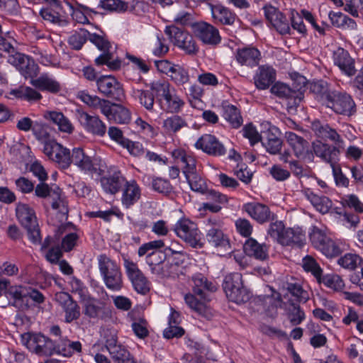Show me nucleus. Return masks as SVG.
I'll return each mask as SVG.
<instances>
[{
    "label": "nucleus",
    "instance_id": "obj_57",
    "mask_svg": "<svg viewBox=\"0 0 363 363\" xmlns=\"http://www.w3.org/2000/svg\"><path fill=\"white\" fill-rule=\"evenodd\" d=\"M310 240L315 248L320 250L322 247L329 239L325 233L316 226H313L309 233Z\"/></svg>",
    "mask_w": 363,
    "mask_h": 363
},
{
    "label": "nucleus",
    "instance_id": "obj_19",
    "mask_svg": "<svg viewBox=\"0 0 363 363\" xmlns=\"http://www.w3.org/2000/svg\"><path fill=\"white\" fill-rule=\"evenodd\" d=\"M242 209L260 224L272 221L275 218L274 213L270 211L269 206L259 202L253 201L245 203Z\"/></svg>",
    "mask_w": 363,
    "mask_h": 363
},
{
    "label": "nucleus",
    "instance_id": "obj_33",
    "mask_svg": "<svg viewBox=\"0 0 363 363\" xmlns=\"http://www.w3.org/2000/svg\"><path fill=\"white\" fill-rule=\"evenodd\" d=\"M100 182L106 193L115 194L124 186L126 180L121 172H115L112 175L101 177Z\"/></svg>",
    "mask_w": 363,
    "mask_h": 363
},
{
    "label": "nucleus",
    "instance_id": "obj_22",
    "mask_svg": "<svg viewBox=\"0 0 363 363\" xmlns=\"http://www.w3.org/2000/svg\"><path fill=\"white\" fill-rule=\"evenodd\" d=\"M195 35L204 44L217 45L221 38L218 30L206 22H199L193 26Z\"/></svg>",
    "mask_w": 363,
    "mask_h": 363
},
{
    "label": "nucleus",
    "instance_id": "obj_25",
    "mask_svg": "<svg viewBox=\"0 0 363 363\" xmlns=\"http://www.w3.org/2000/svg\"><path fill=\"white\" fill-rule=\"evenodd\" d=\"M78 116L80 123L87 132L99 137L105 135L106 125L98 116H91L84 111H79Z\"/></svg>",
    "mask_w": 363,
    "mask_h": 363
},
{
    "label": "nucleus",
    "instance_id": "obj_3",
    "mask_svg": "<svg viewBox=\"0 0 363 363\" xmlns=\"http://www.w3.org/2000/svg\"><path fill=\"white\" fill-rule=\"evenodd\" d=\"M22 344L33 354L40 357L55 354V341L40 333H25L21 335Z\"/></svg>",
    "mask_w": 363,
    "mask_h": 363
},
{
    "label": "nucleus",
    "instance_id": "obj_29",
    "mask_svg": "<svg viewBox=\"0 0 363 363\" xmlns=\"http://www.w3.org/2000/svg\"><path fill=\"white\" fill-rule=\"evenodd\" d=\"M285 138L297 157H305L309 155V143L303 137L291 131H286Z\"/></svg>",
    "mask_w": 363,
    "mask_h": 363
},
{
    "label": "nucleus",
    "instance_id": "obj_50",
    "mask_svg": "<svg viewBox=\"0 0 363 363\" xmlns=\"http://www.w3.org/2000/svg\"><path fill=\"white\" fill-rule=\"evenodd\" d=\"M225 294L230 301L238 304L247 302L250 297V292L243 285L241 287L232 289Z\"/></svg>",
    "mask_w": 363,
    "mask_h": 363
},
{
    "label": "nucleus",
    "instance_id": "obj_63",
    "mask_svg": "<svg viewBox=\"0 0 363 363\" xmlns=\"http://www.w3.org/2000/svg\"><path fill=\"white\" fill-rule=\"evenodd\" d=\"M322 282L328 288L340 291L345 286L344 281L337 274H327L322 279Z\"/></svg>",
    "mask_w": 363,
    "mask_h": 363
},
{
    "label": "nucleus",
    "instance_id": "obj_23",
    "mask_svg": "<svg viewBox=\"0 0 363 363\" xmlns=\"http://www.w3.org/2000/svg\"><path fill=\"white\" fill-rule=\"evenodd\" d=\"M311 129L317 136L332 141L334 147H338L340 150L345 147V141L341 135L328 124L315 121L311 123Z\"/></svg>",
    "mask_w": 363,
    "mask_h": 363
},
{
    "label": "nucleus",
    "instance_id": "obj_49",
    "mask_svg": "<svg viewBox=\"0 0 363 363\" xmlns=\"http://www.w3.org/2000/svg\"><path fill=\"white\" fill-rule=\"evenodd\" d=\"M225 294L230 301L238 304L247 302L250 297V292L243 285L241 287L232 289Z\"/></svg>",
    "mask_w": 363,
    "mask_h": 363
},
{
    "label": "nucleus",
    "instance_id": "obj_2",
    "mask_svg": "<svg viewBox=\"0 0 363 363\" xmlns=\"http://www.w3.org/2000/svg\"><path fill=\"white\" fill-rule=\"evenodd\" d=\"M100 274L106 286L112 291H120L123 287L122 273L116 261L103 254L98 257Z\"/></svg>",
    "mask_w": 363,
    "mask_h": 363
},
{
    "label": "nucleus",
    "instance_id": "obj_39",
    "mask_svg": "<svg viewBox=\"0 0 363 363\" xmlns=\"http://www.w3.org/2000/svg\"><path fill=\"white\" fill-rule=\"evenodd\" d=\"M305 196L315 208L317 211L323 214L328 213L331 207L330 199L325 196H318L310 190L305 191Z\"/></svg>",
    "mask_w": 363,
    "mask_h": 363
},
{
    "label": "nucleus",
    "instance_id": "obj_30",
    "mask_svg": "<svg viewBox=\"0 0 363 363\" xmlns=\"http://www.w3.org/2000/svg\"><path fill=\"white\" fill-rule=\"evenodd\" d=\"M141 189L135 180L126 181L123 189L121 202L128 208L135 203L140 198Z\"/></svg>",
    "mask_w": 363,
    "mask_h": 363
},
{
    "label": "nucleus",
    "instance_id": "obj_27",
    "mask_svg": "<svg viewBox=\"0 0 363 363\" xmlns=\"http://www.w3.org/2000/svg\"><path fill=\"white\" fill-rule=\"evenodd\" d=\"M276 70L269 65L259 66L253 77L257 89L265 90L268 89L276 79Z\"/></svg>",
    "mask_w": 363,
    "mask_h": 363
},
{
    "label": "nucleus",
    "instance_id": "obj_5",
    "mask_svg": "<svg viewBox=\"0 0 363 363\" xmlns=\"http://www.w3.org/2000/svg\"><path fill=\"white\" fill-rule=\"evenodd\" d=\"M88 40L99 50L103 51V53L95 59L94 62L97 66L106 65L111 71L120 69L122 61L118 57H115L114 55L108 51L111 45L108 40L104 36L91 33H89Z\"/></svg>",
    "mask_w": 363,
    "mask_h": 363
},
{
    "label": "nucleus",
    "instance_id": "obj_4",
    "mask_svg": "<svg viewBox=\"0 0 363 363\" xmlns=\"http://www.w3.org/2000/svg\"><path fill=\"white\" fill-rule=\"evenodd\" d=\"M16 213L21 225L26 229L29 240L35 245L40 244L42 238L34 209L28 204L18 203Z\"/></svg>",
    "mask_w": 363,
    "mask_h": 363
},
{
    "label": "nucleus",
    "instance_id": "obj_28",
    "mask_svg": "<svg viewBox=\"0 0 363 363\" xmlns=\"http://www.w3.org/2000/svg\"><path fill=\"white\" fill-rule=\"evenodd\" d=\"M235 57L241 65L253 67L259 64L261 53L255 47H245L237 50Z\"/></svg>",
    "mask_w": 363,
    "mask_h": 363
},
{
    "label": "nucleus",
    "instance_id": "obj_20",
    "mask_svg": "<svg viewBox=\"0 0 363 363\" xmlns=\"http://www.w3.org/2000/svg\"><path fill=\"white\" fill-rule=\"evenodd\" d=\"M104 114L108 121H113L119 124H128L131 121L130 111L120 104L108 101L102 109Z\"/></svg>",
    "mask_w": 363,
    "mask_h": 363
},
{
    "label": "nucleus",
    "instance_id": "obj_21",
    "mask_svg": "<svg viewBox=\"0 0 363 363\" xmlns=\"http://www.w3.org/2000/svg\"><path fill=\"white\" fill-rule=\"evenodd\" d=\"M314 154L325 162L333 166L339 161L340 150L338 147H334L328 143L316 140L312 143Z\"/></svg>",
    "mask_w": 363,
    "mask_h": 363
},
{
    "label": "nucleus",
    "instance_id": "obj_59",
    "mask_svg": "<svg viewBox=\"0 0 363 363\" xmlns=\"http://www.w3.org/2000/svg\"><path fill=\"white\" fill-rule=\"evenodd\" d=\"M99 7L108 11L122 12L128 9V4L122 0H101Z\"/></svg>",
    "mask_w": 363,
    "mask_h": 363
},
{
    "label": "nucleus",
    "instance_id": "obj_7",
    "mask_svg": "<svg viewBox=\"0 0 363 363\" xmlns=\"http://www.w3.org/2000/svg\"><path fill=\"white\" fill-rule=\"evenodd\" d=\"M176 235L194 248L203 247L201 232L195 223L188 218L179 219L174 227Z\"/></svg>",
    "mask_w": 363,
    "mask_h": 363
},
{
    "label": "nucleus",
    "instance_id": "obj_17",
    "mask_svg": "<svg viewBox=\"0 0 363 363\" xmlns=\"http://www.w3.org/2000/svg\"><path fill=\"white\" fill-rule=\"evenodd\" d=\"M198 150L213 157H222L226 154L224 145L213 135L204 134L201 135L194 145Z\"/></svg>",
    "mask_w": 363,
    "mask_h": 363
},
{
    "label": "nucleus",
    "instance_id": "obj_35",
    "mask_svg": "<svg viewBox=\"0 0 363 363\" xmlns=\"http://www.w3.org/2000/svg\"><path fill=\"white\" fill-rule=\"evenodd\" d=\"M305 240V234L301 228H286L279 244L281 245H296L301 247Z\"/></svg>",
    "mask_w": 363,
    "mask_h": 363
},
{
    "label": "nucleus",
    "instance_id": "obj_6",
    "mask_svg": "<svg viewBox=\"0 0 363 363\" xmlns=\"http://www.w3.org/2000/svg\"><path fill=\"white\" fill-rule=\"evenodd\" d=\"M164 33L174 45L182 50L186 54L194 55L198 52L199 48L194 37L186 30L172 25L166 26Z\"/></svg>",
    "mask_w": 363,
    "mask_h": 363
},
{
    "label": "nucleus",
    "instance_id": "obj_31",
    "mask_svg": "<svg viewBox=\"0 0 363 363\" xmlns=\"http://www.w3.org/2000/svg\"><path fill=\"white\" fill-rule=\"evenodd\" d=\"M212 17L216 23L232 26L236 19V14L223 5H211Z\"/></svg>",
    "mask_w": 363,
    "mask_h": 363
},
{
    "label": "nucleus",
    "instance_id": "obj_52",
    "mask_svg": "<svg viewBox=\"0 0 363 363\" xmlns=\"http://www.w3.org/2000/svg\"><path fill=\"white\" fill-rule=\"evenodd\" d=\"M184 300L187 306L198 314L202 315L206 314L207 310L206 305V300L202 298L199 300L194 294H186Z\"/></svg>",
    "mask_w": 363,
    "mask_h": 363
},
{
    "label": "nucleus",
    "instance_id": "obj_61",
    "mask_svg": "<svg viewBox=\"0 0 363 363\" xmlns=\"http://www.w3.org/2000/svg\"><path fill=\"white\" fill-rule=\"evenodd\" d=\"M65 313V321L70 323L80 317V307L75 301L62 308Z\"/></svg>",
    "mask_w": 363,
    "mask_h": 363
},
{
    "label": "nucleus",
    "instance_id": "obj_32",
    "mask_svg": "<svg viewBox=\"0 0 363 363\" xmlns=\"http://www.w3.org/2000/svg\"><path fill=\"white\" fill-rule=\"evenodd\" d=\"M245 252L257 259L264 261L269 258L268 247L265 244H260L253 238L246 240L243 246Z\"/></svg>",
    "mask_w": 363,
    "mask_h": 363
},
{
    "label": "nucleus",
    "instance_id": "obj_11",
    "mask_svg": "<svg viewBox=\"0 0 363 363\" xmlns=\"http://www.w3.org/2000/svg\"><path fill=\"white\" fill-rule=\"evenodd\" d=\"M222 223L216 218H210L207 220L206 240L213 247L224 251L231 250L228 236L221 230Z\"/></svg>",
    "mask_w": 363,
    "mask_h": 363
},
{
    "label": "nucleus",
    "instance_id": "obj_55",
    "mask_svg": "<svg viewBox=\"0 0 363 363\" xmlns=\"http://www.w3.org/2000/svg\"><path fill=\"white\" fill-rule=\"evenodd\" d=\"M302 267L305 271L311 272L318 281H320L323 270L313 257L308 255L303 257Z\"/></svg>",
    "mask_w": 363,
    "mask_h": 363
},
{
    "label": "nucleus",
    "instance_id": "obj_46",
    "mask_svg": "<svg viewBox=\"0 0 363 363\" xmlns=\"http://www.w3.org/2000/svg\"><path fill=\"white\" fill-rule=\"evenodd\" d=\"M77 98L91 108H99L101 113L104 106H106L108 101V100L101 99L97 96L91 95L85 91H79Z\"/></svg>",
    "mask_w": 363,
    "mask_h": 363
},
{
    "label": "nucleus",
    "instance_id": "obj_15",
    "mask_svg": "<svg viewBox=\"0 0 363 363\" xmlns=\"http://www.w3.org/2000/svg\"><path fill=\"white\" fill-rule=\"evenodd\" d=\"M262 9L268 23L280 35H291L289 20L277 8L272 5H266Z\"/></svg>",
    "mask_w": 363,
    "mask_h": 363
},
{
    "label": "nucleus",
    "instance_id": "obj_62",
    "mask_svg": "<svg viewBox=\"0 0 363 363\" xmlns=\"http://www.w3.org/2000/svg\"><path fill=\"white\" fill-rule=\"evenodd\" d=\"M291 25L293 30H296L302 35L307 34V29L303 23V18L301 13L292 11L291 13Z\"/></svg>",
    "mask_w": 363,
    "mask_h": 363
},
{
    "label": "nucleus",
    "instance_id": "obj_56",
    "mask_svg": "<svg viewBox=\"0 0 363 363\" xmlns=\"http://www.w3.org/2000/svg\"><path fill=\"white\" fill-rule=\"evenodd\" d=\"M48 130L49 127L46 124L41 122L35 121L32 132L35 138L43 143L45 145L48 142L52 140L50 139Z\"/></svg>",
    "mask_w": 363,
    "mask_h": 363
},
{
    "label": "nucleus",
    "instance_id": "obj_13",
    "mask_svg": "<svg viewBox=\"0 0 363 363\" xmlns=\"http://www.w3.org/2000/svg\"><path fill=\"white\" fill-rule=\"evenodd\" d=\"M99 92L103 96L116 101H121L124 96L122 84L111 75H101L96 79Z\"/></svg>",
    "mask_w": 363,
    "mask_h": 363
},
{
    "label": "nucleus",
    "instance_id": "obj_42",
    "mask_svg": "<svg viewBox=\"0 0 363 363\" xmlns=\"http://www.w3.org/2000/svg\"><path fill=\"white\" fill-rule=\"evenodd\" d=\"M310 90L315 95L318 101L325 104L329 95H330V92H332L333 89L330 88L326 82L320 80L311 83Z\"/></svg>",
    "mask_w": 363,
    "mask_h": 363
},
{
    "label": "nucleus",
    "instance_id": "obj_9",
    "mask_svg": "<svg viewBox=\"0 0 363 363\" xmlns=\"http://www.w3.org/2000/svg\"><path fill=\"white\" fill-rule=\"evenodd\" d=\"M73 164L84 173L101 174L105 170V165L101 163V160L92 158L87 155L84 150L75 147L72 150L70 164Z\"/></svg>",
    "mask_w": 363,
    "mask_h": 363
},
{
    "label": "nucleus",
    "instance_id": "obj_18",
    "mask_svg": "<svg viewBox=\"0 0 363 363\" xmlns=\"http://www.w3.org/2000/svg\"><path fill=\"white\" fill-rule=\"evenodd\" d=\"M261 127L262 132L264 133L265 141L264 145L267 151L272 155L278 154L282 146L279 129L268 121L262 122Z\"/></svg>",
    "mask_w": 363,
    "mask_h": 363
},
{
    "label": "nucleus",
    "instance_id": "obj_24",
    "mask_svg": "<svg viewBox=\"0 0 363 363\" xmlns=\"http://www.w3.org/2000/svg\"><path fill=\"white\" fill-rule=\"evenodd\" d=\"M333 60L335 65L346 75L351 77L356 74L354 60L349 52L341 47H337L333 52Z\"/></svg>",
    "mask_w": 363,
    "mask_h": 363
},
{
    "label": "nucleus",
    "instance_id": "obj_16",
    "mask_svg": "<svg viewBox=\"0 0 363 363\" xmlns=\"http://www.w3.org/2000/svg\"><path fill=\"white\" fill-rule=\"evenodd\" d=\"M43 152L50 160L57 163L59 167L67 169L69 167L71 158L69 150L63 147L55 140L45 143L43 147Z\"/></svg>",
    "mask_w": 363,
    "mask_h": 363
},
{
    "label": "nucleus",
    "instance_id": "obj_26",
    "mask_svg": "<svg viewBox=\"0 0 363 363\" xmlns=\"http://www.w3.org/2000/svg\"><path fill=\"white\" fill-rule=\"evenodd\" d=\"M191 286L194 294L204 300H207L208 292H214L217 290L216 284L208 281V279L201 273L192 276Z\"/></svg>",
    "mask_w": 363,
    "mask_h": 363
},
{
    "label": "nucleus",
    "instance_id": "obj_38",
    "mask_svg": "<svg viewBox=\"0 0 363 363\" xmlns=\"http://www.w3.org/2000/svg\"><path fill=\"white\" fill-rule=\"evenodd\" d=\"M177 164H180L182 168V172L186 176L191 173L196 172V160L195 158L186 154L184 151H175L173 152Z\"/></svg>",
    "mask_w": 363,
    "mask_h": 363
},
{
    "label": "nucleus",
    "instance_id": "obj_8",
    "mask_svg": "<svg viewBox=\"0 0 363 363\" xmlns=\"http://www.w3.org/2000/svg\"><path fill=\"white\" fill-rule=\"evenodd\" d=\"M123 260L126 276L134 290L140 294H147L150 290V281L136 262L127 257H123Z\"/></svg>",
    "mask_w": 363,
    "mask_h": 363
},
{
    "label": "nucleus",
    "instance_id": "obj_1",
    "mask_svg": "<svg viewBox=\"0 0 363 363\" xmlns=\"http://www.w3.org/2000/svg\"><path fill=\"white\" fill-rule=\"evenodd\" d=\"M150 87L157 95L158 104L163 111L179 113L182 111L185 101L168 82L155 81L150 83Z\"/></svg>",
    "mask_w": 363,
    "mask_h": 363
},
{
    "label": "nucleus",
    "instance_id": "obj_37",
    "mask_svg": "<svg viewBox=\"0 0 363 363\" xmlns=\"http://www.w3.org/2000/svg\"><path fill=\"white\" fill-rule=\"evenodd\" d=\"M143 182L150 186L155 191L164 195H168L173 190L170 182L162 177L145 175L143 177Z\"/></svg>",
    "mask_w": 363,
    "mask_h": 363
},
{
    "label": "nucleus",
    "instance_id": "obj_64",
    "mask_svg": "<svg viewBox=\"0 0 363 363\" xmlns=\"http://www.w3.org/2000/svg\"><path fill=\"white\" fill-rule=\"evenodd\" d=\"M169 50L167 40L162 35L157 34L152 48L153 55L157 57H162L169 52Z\"/></svg>",
    "mask_w": 363,
    "mask_h": 363
},
{
    "label": "nucleus",
    "instance_id": "obj_45",
    "mask_svg": "<svg viewBox=\"0 0 363 363\" xmlns=\"http://www.w3.org/2000/svg\"><path fill=\"white\" fill-rule=\"evenodd\" d=\"M223 116L234 128L240 127L243 123L240 111L234 105L228 104L223 106Z\"/></svg>",
    "mask_w": 363,
    "mask_h": 363
},
{
    "label": "nucleus",
    "instance_id": "obj_41",
    "mask_svg": "<svg viewBox=\"0 0 363 363\" xmlns=\"http://www.w3.org/2000/svg\"><path fill=\"white\" fill-rule=\"evenodd\" d=\"M167 117L162 122V127L167 133H176L181 129L188 126L187 122L177 113Z\"/></svg>",
    "mask_w": 363,
    "mask_h": 363
},
{
    "label": "nucleus",
    "instance_id": "obj_47",
    "mask_svg": "<svg viewBox=\"0 0 363 363\" xmlns=\"http://www.w3.org/2000/svg\"><path fill=\"white\" fill-rule=\"evenodd\" d=\"M11 94L27 101H38L42 98L38 91L29 86H20L18 89L12 90Z\"/></svg>",
    "mask_w": 363,
    "mask_h": 363
},
{
    "label": "nucleus",
    "instance_id": "obj_48",
    "mask_svg": "<svg viewBox=\"0 0 363 363\" xmlns=\"http://www.w3.org/2000/svg\"><path fill=\"white\" fill-rule=\"evenodd\" d=\"M344 250L342 243L329 238L320 251L327 257L332 258L340 255Z\"/></svg>",
    "mask_w": 363,
    "mask_h": 363
},
{
    "label": "nucleus",
    "instance_id": "obj_40",
    "mask_svg": "<svg viewBox=\"0 0 363 363\" xmlns=\"http://www.w3.org/2000/svg\"><path fill=\"white\" fill-rule=\"evenodd\" d=\"M154 91L150 90H144L133 89L132 90V96L138 100L141 106L147 111L153 112L155 105Z\"/></svg>",
    "mask_w": 363,
    "mask_h": 363
},
{
    "label": "nucleus",
    "instance_id": "obj_60",
    "mask_svg": "<svg viewBox=\"0 0 363 363\" xmlns=\"http://www.w3.org/2000/svg\"><path fill=\"white\" fill-rule=\"evenodd\" d=\"M243 285L242 274L238 272L230 273L225 277L223 287L225 293Z\"/></svg>",
    "mask_w": 363,
    "mask_h": 363
},
{
    "label": "nucleus",
    "instance_id": "obj_12",
    "mask_svg": "<svg viewBox=\"0 0 363 363\" xmlns=\"http://www.w3.org/2000/svg\"><path fill=\"white\" fill-rule=\"evenodd\" d=\"M270 91L276 96L286 101L289 112L296 111L303 99V94L299 90L292 89L287 84L279 82L272 86Z\"/></svg>",
    "mask_w": 363,
    "mask_h": 363
},
{
    "label": "nucleus",
    "instance_id": "obj_36",
    "mask_svg": "<svg viewBox=\"0 0 363 363\" xmlns=\"http://www.w3.org/2000/svg\"><path fill=\"white\" fill-rule=\"evenodd\" d=\"M44 116L57 125L61 132L70 134L74 131V125L62 112L48 111L45 113Z\"/></svg>",
    "mask_w": 363,
    "mask_h": 363
},
{
    "label": "nucleus",
    "instance_id": "obj_53",
    "mask_svg": "<svg viewBox=\"0 0 363 363\" xmlns=\"http://www.w3.org/2000/svg\"><path fill=\"white\" fill-rule=\"evenodd\" d=\"M90 13H96L92 9L86 6L77 4L76 7L73 9L72 16V18L78 23L87 24L89 21L87 15Z\"/></svg>",
    "mask_w": 363,
    "mask_h": 363
},
{
    "label": "nucleus",
    "instance_id": "obj_14",
    "mask_svg": "<svg viewBox=\"0 0 363 363\" xmlns=\"http://www.w3.org/2000/svg\"><path fill=\"white\" fill-rule=\"evenodd\" d=\"M46 2L50 6L43 8L40 15L43 20L61 27L67 26L69 24L67 16L64 15L62 7L58 0H38L37 2Z\"/></svg>",
    "mask_w": 363,
    "mask_h": 363
},
{
    "label": "nucleus",
    "instance_id": "obj_44",
    "mask_svg": "<svg viewBox=\"0 0 363 363\" xmlns=\"http://www.w3.org/2000/svg\"><path fill=\"white\" fill-rule=\"evenodd\" d=\"M169 77L177 86H184L190 83V75L188 69L178 64L175 65Z\"/></svg>",
    "mask_w": 363,
    "mask_h": 363
},
{
    "label": "nucleus",
    "instance_id": "obj_51",
    "mask_svg": "<svg viewBox=\"0 0 363 363\" xmlns=\"http://www.w3.org/2000/svg\"><path fill=\"white\" fill-rule=\"evenodd\" d=\"M6 294L9 298L13 299V305L17 306L28 297V288L22 286H11L8 288Z\"/></svg>",
    "mask_w": 363,
    "mask_h": 363
},
{
    "label": "nucleus",
    "instance_id": "obj_34",
    "mask_svg": "<svg viewBox=\"0 0 363 363\" xmlns=\"http://www.w3.org/2000/svg\"><path fill=\"white\" fill-rule=\"evenodd\" d=\"M30 84L41 91H47L53 94L58 93L61 90L60 82L47 74H43L37 79H31Z\"/></svg>",
    "mask_w": 363,
    "mask_h": 363
},
{
    "label": "nucleus",
    "instance_id": "obj_54",
    "mask_svg": "<svg viewBox=\"0 0 363 363\" xmlns=\"http://www.w3.org/2000/svg\"><path fill=\"white\" fill-rule=\"evenodd\" d=\"M363 259L357 254L347 253L343 257H340L337 262L338 264L347 269L353 270L358 266H362Z\"/></svg>",
    "mask_w": 363,
    "mask_h": 363
},
{
    "label": "nucleus",
    "instance_id": "obj_10",
    "mask_svg": "<svg viewBox=\"0 0 363 363\" xmlns=\"http://www.w3.org/2000/svg\"><path fill=\"white\" fill-rule=\"evenodd\" d=\"M324 105L337 114L351 116L355 112V104L351 96L335 89L330 92Z\"/></svg>",
    "mask_w": 363,
    "mask_h": 363
},
{
    "label": "nucleus",
    "instance_id": "obj_58",
    "mask_svg": "<svg viewBox=\"0 0 363 363\" xmlns=\"http://www.w3.org/2000/svg\"><path fill=\"white\" fill-rule=\"evenodd\" d=\"M185 177L192 191L203 193L206 189V184L204 179L197 172L191 173Z\"/></svg>",
    "mask_w": 363,
    "mask_h": 363
},
{
    "label": "nucleus",
    "instance_id": "obj_43",
    "mask_svg": "<svg viewBox=\"0 0 363 363\" xmlns=\"http://www.w3.org/2000/svg\"><path fill=\"white\" fill-rule=\"evenodd\" d=\"M89 32L85 28H79L74 30L67 39L69 47L74 50H79L88 40Z\"/></svg>",
    "mask_w": 363,
    "mask_h": 363
}]
</instances>
